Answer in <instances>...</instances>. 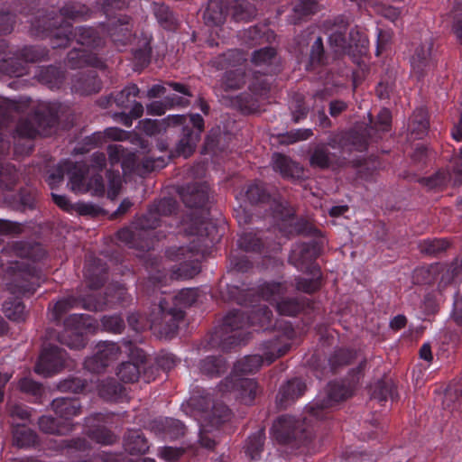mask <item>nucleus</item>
<instances>
[{
    "instance_id": "nucleus-10",
    "label": "nucleus",
    "mask_w": 462,
    "mask_h": 462,
    "mask_svg": "<svg viewBox=\"0 0 462 462\" xmlns=\"http://www.w3.org/2000/svg\"><path fill=\"white\" fill-rule=\"evenodd\" d=\"M241 58L236 50H229L226 52L217 56L213 61L217 69H226L221 78V88L225 91L236 90L245 84V72L241 68H235L239 63Z\"/></svg>"
},
{
    "instance_id": "nucleus-32",
    "label": "nucleus",
    "mask_w": 462,
    "mask_h": 462,
    "mask_svg": "<svg viewBox=\"0 0 462 462\" xmlns=\"http://www.w3.org/2000/svg\"><path fill=\"white\" fill-rule=\"evenodd\" d=\"M305 391L306 384L300 380L289 381L280 389L276 402L281 408H285L289 403L300 397Z\"/></svg>"
},
{
    "instance_id": "nucleus-42",
    "label": "nucleus",
    "mask_w": 462,
    "mask_h": 462,
    "mask_svg": "<svg viewBox=\"0 0 462 462\" xmlns=\"http://www.w3.org/2000/svg\"><path fill=\"white\" fill-rule=\"evenodd\" d=\"M267 207L271 216L276 220L286 221L295 215L291 205L278 192L275 193Z\"/></svg>"
},
{
    "instance_id": "nucleus-39",
    "label": "nucleus",
    "mask_w": 462,
    "mask_h": 462,
    "mask_svg": "<svg viewBox=\"0 0 462 462\" xmlns=\"http://www.w3.org/2000/svg\"><path fill=\"white\" fill-rule=\"evenodd\" d=\"M115 104L122 109H131L136 98H142L140 88L136 84H128L122 90L112 96Z\"/></svg>"
},
{
    "instance_id": "nucleus-26",
    "label": "nucleus",
    "mask_w": 462,
    "mask_h": 462,
    "mask_svg": "<svg viewBox=\"0 0 462 462\" xmlns=\"http://www.w3.org/2000/svg\"><path fill=\"white\" fill-rule=\"evenodd\" d=\"M37 80L50 89H60L65 80V71L58 66H42L35 74Z\"/></svg>"
},
{
    "instance_id": "nucleus-4",
    "label": "nucleus",
    "mask_w": 462,
    "mask_h": 462,
    "mask_svg": "<svg viewBox=\"0 0 462 462\" xmlns=\"http://www.w3.org/2000/svg\"><path fill=\"white\" fill-rule=\"evenodd\" d=\"M199 298L198 291H163L151 312V326L166 336L173 334L184 318V310L195 304Z\"/></svg>"
},
{
    "instance_id": "nucleus-2",
    "label": "nucleus",
    "mask_w": 462,
    "mask_h": 462,
    "mask_svg": "<svg viewBox=\"0 0 462 462\" xmlns=\"http://www.w3.org/2000/svg\"><path fill=\"white\" fill-rule=\"evenodd\" d=\"M179 194L186 207L190 210L183 217L187 226L185 231L190 236L209 238L215 226L207 220L208 205L210 203V188L206 183H190L179 189Z\"/></svg>"
},
{
    "instance_id": "nucleus-18",
    "label": "nucleus",
    "mask_w": 462,
    "mask_h": 462,
    "mask_svg": "<svg viewBox=\"0 0 462 462\" xmlns=\"http://www.w3.org/2000/svg\"><path fill=\"white\" fill-rule=\"evenodd\" d=\"M236 377L237 376L232 375L226 378L225 381L220 383V390L222 392L236 390L242 402L250 404L257 393V383L253 379Z\"/></svg>"
},
{
    "instance_id": "nucleus-24",
    "label": "nucleus",
    "mask_w": 462,
    "mask_h": 462,
    "mask_svg": "<svg viewBox=\"0 0 462 462\" xmlns=\"http://www.w3.org/2000/svg\"><path fill=\"white\" fill-rule=\"evenodd\" d=\"M350 391L343 384L331 383L327 388V398L321 403H316L310 408L312 416L319 418V411L333 406L334 404L346 400L350 396Z\"/></svg>"
},
{
    "instance_id": "nucleus-59",
    "label": "nucleus",
    "mask_w": 462,
    "mask_h": 462,
    "mask_svg": "<svg viewBox=\"0 0 462 462\" xmlns=\"http://www.w3.org/2000/svg\"><path fill=\"white\" fill-rule=\"evenodd\" d=\"M248 325V318L240 311H232L228 313L223 320V329L226 332L243 329Z\"/></svg>"
},
{
    "instance_id": "nucleus-1",
    "label": "nucleus",
    "mask_w": 462,
    "mask_h": 462,
    "mask_svg": "<svg viewBox=\"0 0 462 462\" xmlns=\"http://www.w3.org/2000/svg\"><path fill=\"white\" fill-rule=\"evenodd\" d=\"M15 4L14 12L24 15L34 14L35 17L30 21L31 33L39 38H50L53 49L66 48L69 44L72 24L70 22L87 21L93 17L94 10L85 4L79 2L64 3L58 9L51 10L39 8L41 0H18ZM53 6L52 1H47Z\"/></svg>"
},
{
    "instance_id": "nucleus-56",
    "label": "nucleus",
    "mask_w": 462,
    "mask_h": 462,
    "mask_svg": "<svg viewBox=\"0 0 462 462\" xmlns=\"http://www.w3.org/2000/svg\"><path fill=\"white\" fill-rule=\"evenodd\" d=\"M327 56L325 55L323 41L321 37H317L311 45L309 63L306 65L307 70L314 69L317 67L326 64Z\"/></svg>"
},
{
    "instance_id": "nucleus-48",
    "label": "nucleus",
    "mask_w": 462,
    "mask_h": 462,
    "mask_svg": "<svg viewBox=\"0 0 462 462\" xmlns=\"http://www.w3.org/2000/svg\"><path fill=\"white\" fill-rule=\"evenodd\" d=\"M226 17V10L222 3L217 0L209 1L204 12V19L207 23L218 26L225 23Z\"/></svg>"
},
{
    "instance_id": "nucleus-35",
    "label": "nucleus",
    "mask_w": 462,
    "mask_h": 462,
    "mask_svg": "<svg viewBox=\"0 0 462 462\" xmlns=\"http://www.w3.org/2000/svg\"><path fill=\"white\" fill-rule=\"evenodd\" d=\"M52 409L62 420L63 423H70L69 420L80 413V404L76 399L57 398L52 401Z\"/></svg>"
},
{
    "instance_id": "nucleus-5",
    "label": "nucleus",
    "mask_w": 462,
    "mask_h": 462,
    "mask_svg": "<svg viewBox=\"0 0 462 462\" xmlns=\"http://www.w3.org/2000/svg\"><path fill=\"white\" fill-rule=\"evenodd\" d=\"M106 166V157L102 152H95L88 161L76 162L69 169L70 189L75 193L91 192L102 197L106 187L102 172Z\"/></svg>"
},
{
    "instance_id": "nucleus-62",
    "label": "nucleus",
    "mask_w": 462,
    "mask_h": 462,
    "mask_svg": "<svg viewBox=\"0 0 462 462\" xmlns=\"http://www.w3.org/2000/svg\"><path fill=\"white\" fill-rule=\"evenodd\" d=\"M154 14L159 23L167 30L175 28V17L173 13L165 5H157L154 8Z\"/></svg>"
},
{
    "instance_id": "nucleus-58",
    "label": "nucleus",
    "mask_w": 462,
    "mask_h": 462,
    "mask_svg": "<svg viewBox=\"0 0 462 462\" xmlns=\"http://www.w3.org/2000/svg\"><path fill=\"white\" fill-rule=\"evenodd\" d=\"M226 370V363L222 358L208 356L200 363V372L209 377L219 375Z\"/></svg>"
},
{
    "instance_id": "nucleus-15",
    "label": "nucleus",
    "mask_w": 462,
    "mask_h": 462,
    "mask_svg": "<svg viewBox=\"0 0 462 462\" xmlns=\"http://www.w3.org/2000/svg\"><path fill=\"white\" fill-rule=\"evenodd\" d=\"M121 354L117 344L102 342L96 346L93 356L85 360V368L92 373H100L111 363L116 361Z\"/></svg>"
},
{
    "instance_id": "nucleus-64",
    "label": "nucleus",
    "mask_w": 462,
    "mask_h": 462,
    "mask_svg": "<svg viewBox=\"0 0 462 462\" xmlns=\"http://www.w3.org/2000/svg\"><path fill=\"white\" fill-rule=\"evenodd\" d=\"M143 114V106L142 103H134L128 113L121 112L115 114V119L120 122L125 127H131L134 119L140 118Z\"/></svg>"
},
{
    "instance_id": "nucleus-43",
    "label": "nucleus",
    "mask_w": 462,
    "mask_h": 462,
    "mask_svg": "<svg viewBox=\"0 0 462 462\" xmlns=\"http://www.w3.org/2000/svg\"><path fill=\"white\" fill-rule=\"evenodd\" d=\"M440 268V263L416 268L412 273L413 283L415 285H433L438 281V273L441 270Z\"/></svg>"
},
{
    "instance_id": "nucleus-23",
    "label": "nucleus",
    "mask_w": 462,
    "mask_h": 462,
    "mask_svg": "<svg viewBox=\"0 0 462 462\" xmlns=\"http://www.w3.org/2000/svg\"><path fill=\"white\" fill-rule=\"evenodd\" d=\"M67 66L72 69L90 66L104 69L105 63L97 54L85 49L74 48L69 51L66 60Z\"/></svg>"
},
{
    "instance_id": "nucleus-53",
    "label": "nucleus",
    "mask_w": 462,
    "mask_h": 462,
    "mask_svg": "<svg viewBox=\"0 0 462 462\" xmlns=\"http://www.w3.org/2000/svg\"><path fill=\"white\" fill-rule=\"evenodd\" d=\"M392 125V113L388 108H382L378 113L375 119L369 115V125L368 127L370 132L385 133L390 131Z\"/></svg>"
},
{
    "instance_id": "nucleus-51",
    "label": "nucleus",
    "mask_w": 462,
    "mask_h": 462,
    "mask_svg": "<svg viewBox=\"0 0 462 462\" xmlns=\"http://www.w3.org/2000/svg\"><path fill=\"white\" fill-rule=\"evenodd\" d=\"M267 73H275V69H269L267 71H254L253 79L249 84V90L258 97L266 95L271 87V82L266 77Z\"/></svg>"
},
{
    "instance_id": "nucleus-25",
    "label": "nucleus",
    "mask_w": 462,
    "mask_h": 462,
    "mask_svg": "<svg viewBox=\"0 0 462 462\" xmlns=\"http://www.w3.org/2000/svg\"><path fill=\"white\" fill-rule=\"evenodd\" d=\"M5 199L15 210H32L37 204V190L32 187H24L17 194L8 195Z\"/></svg>"
},
{
    "instance_id": "nucleus-36",
    "label": "nucleus",
    "mask_w": 462,
    "mask_h": 462,
    "mask_svg": "<svg viewBox=\"0 0 462 462\" xmlns=\"http://www.w3.org/2000/svg\"><path fill=\"white\" fill-rule=\"evenodd\" d=\"M430 128V116L428 110L423 107H418L414 110L409 124V129L416 139H422Z\"/></svg>"
},
{
    "instance_id": "nucleus-57",
    "label": "nucleus",
    "mask_w": 462,
    "mask_h": 462,
    "mask_svg": "<svg viewBox=\"0 0 462 462\" xmlns=\"http://www.w3.org/2000/svg\"><path fill=\"white\" fill-rule=\"evenodd\" d=\"M14 444L19 448H29L37 442V436L24 426H16L13 431Z\"/></svg>"
},
{
    "instance_id": "nucleus-21",
    "label": "nucleus",
    "mask_w": 462,
    "mask_h": 462,
    "mask_svg": "<svg viewBox=\"0 0 462 462\" xmlns=\"http://www.w3.org/2000/svg\"><path fill=\"white\" fill-rule=\"evenodd\" d=\"M69 43L72 41L81 46H85L90 50H99L105 44V39L100 35L98 31L93 27L78 26L72 29Z\"/></svg>"
},
{
    "instance_id": "nucleus-47",
    "label": "nucleus",
    "mask_w": 462,
    "mask_h": 462,
    "mask_svg": "<svg viewBox=\"0 0 462 462\" xmlns=\"http://www.w3.org/2000/svg\"><path fill=\"white\" fill-rule=\"evenodd\" d=\"M149 448L147 440L139 430H130L125 439V449L131 454H143Z\"/></svg>"
},
{
    "instance_id": "nucleus-49",
    "label": "nucleus",
    "mask_w": 462,
    "mask_h": 462,
    "mask_svg": "<svg viewBox=\"0 0 462 462\" xmlns=\"http://www.w3.org/2000/svg\"><path fill=\"white\" fill-rule=\"evenodd\" d=\"M3 312L9 319L21 321L24 319L25 307L19 297L12 293L3 304Z\"/></svg>"
},
{
    "instance_id": "nucleus-50",
    "label": "nucleus",
    "mask_w": 462,
    "mask_h": 462,
    "mask_svg": "<svg viewBox=\"0 0 462 462\" xmlns=\"http://www.w3.org/2000/svg\"><path fill=\"white\" fill-rule=\"evenodd\" d=\"M41 430L49 434L64 435L72 430L71 423H63L49 416H42L39 420Z\"/></svg>"
},
{
    "instance_id": "nucleus-11",
    "label": "nucleus",
    "mask_w": 462,
    "mask_h": 462,
    "mask_svg": "<svg viewBox=\"0 0 462 462\" xmlns=\"http://www.w3.org/2000/svg\"><path fill=\"white\" fill-rule=\"evenodd\" d=\"M289 350L288 345L279 346L277 340H273L263 345V356L253 355L245 356L234 366V375L252 374L260 369L263 359L267 364L273 363L276 358L285 355Z\"/></svg>"
},
{
    "instance_id": "nucleus-13",
    "label": "nucleus",
    "mask_w": 462,
    "mask_h": 462,
    "mask_svg": "<svg viewBox=\"0 0 462 462\" xmlns=\"http://www.w3.org/2000/svg\"><path fill=\"white\" fill-rule=\"evenodd\" d=\"M88 317L82 314H72L65 320V332L60 337V342L69 348L81 349L86 341L82 334L88 325Z\"/></svg>"
},
{
    "instance_id": "nucleus-9",
    "label": "nucleus",
    "mask_w": 462,
    "mask_h": 462,
    "mask_svg": "<svg viewBox=\"0 0 462 462\" xmlns=\"http://www.w3.org/2000/svg\"><path fill=\"white\" fill-rule=\"evenodd\" d=\"M438 50L432 36L425 37L415 48L410 59L411 75L418 82H423L426 76L438 64Z\"/></svg>"
},
{
    "instance_id": "nucleus-14",
    "label": "nucleus",
    "mask_w": 462,
    "mask_h": 462,
    "mask_svg": "<svg viewBox=\"0 0 462 462\" xmlns=\"http://www.w3.org/2000/svg\"><path fill=\"white\" fill-rule=\"evenodd\" d=\"M178 208V203L171 198H163L154 203L147 213L138 219V225L142 229H151L152 232L162 225L161 217L173 214Z\"/></svg>"
},
{
    "instance_id": "nucleus-54",
    "label": "nucleus",
    "mask_w": 462,
    "mask_h": 462,
    "mask_svg": "<svg viewBox=\"0 0 462 462\" xmlns=\"http://www.w3.org/2000/svg\"><path fill=\"white\" fill-rule=\"evenodd\" d=\"M451 179L450 173L446 170H439L429 177H422L419 182L429 189L442 190Z\"/></svg>"
},
{
    "instance_id": "nucleus-17",
    "label": "nucleus",
    "mask_w": 462,
    "mask_h": 462,
    "mask_svg": "<svg viewBox=\"0 0 462 462\" xmlns=\"http://www.w3.org/2000/svg\"><path fill=\"white\" fill-rule=\"evenodd\" d=\"M96 68L78 71L71 79V90L81 96L97 93L102 88V81Z\"/></svg>"
},
{
    "instance_id": "nucleus-8",
    "label": "nucleus",
    "mask_w": 462,
    "mask_h": 462,
    "mask_svg": "<svg viewBox=\"0 0 462 462\" xmlns=\"http://www.w3.org/2000/svg\"><path fill=\"white\" fill-rule=\"evenodd\" d=\"M166 254L170 259L180 262L174 266L171 278L189 279L199 273L202 250L194 243L189 246L170 247Z\"/></svg>"
},
{
    "instance_id": "nucleus-52",
    "label": "nucleus",
    "mask_w": 462,
    "mask_h": 462,
    "mask_svg": "<svg viewBox=\"0 0 462 462\" xmlns=\"http://www.w3.org/2000/svg\"><path fill=\"white\" fill-rule=\"evenodd\" d=\"M450 244L447 239L444 238H434L422 240L420 245V250L422 254L438 257L441 254L447 251Z\"/></svg>"
},
{
    "instance_id": "nucleus-33",
    "label": "nucleus",
    "mask_w": 462,
    "mask_h": 462,
    "mask_svg": "<svg viewBox=\"0 0 462 462\" xmlns=\"http://www.w3.org/2000/svg\"><path fill=\"white\" fill-rule=\"evenodd\" d=\"M276 192L268 189L262 181H254L245 188V197L250 204L267 206Z\"/></svg>"
},
{
    "instance_id": "nucleus-3",
    "label": "nucleus",
    "mask_w": 462,
    "mask_h": 462,
    "mask_svg": "<svg viewBox=\"0 0 462 462\" xmlns=\"http://www.w3.org/2000/svg\"><path fill=\"white\" fill-rule=\"evenodd\" d=\"M182 125V134L176 146V152L185 158L190 156L204 132L205 122L199 114L171 115L163 120L143 119L139 127L145 134L152 136L165 131L168 126Z\"/></svg>"
},
{
    "instance_id": "nucleus-7",
    "label": "nucleus",
    "mask_w": 462,
    "mask_h": 462,
    "mask_svg": "<svg viewBox=\"0 0 462 462\" xmlns=\"http://www.w3.org/2000/svg\"><path fill=\"white\" fill-rule=\"evenodd\" d=\"M333 26L328 41L337 55H348L356 60L367 53L369 40L362 28L356 26L346 34L348 20L344 15L335 17Z\"/></svg>"
},
{
    "instance_id": "nucleus-63",
    "label": "nucleus",
    "mask_w": 462,
    "mask_h": 462,
    "mask_svg": "<svg viewBox=\"0 0 462 462\" xmlns=\"http://www.w3.org/2000/svg\"><path fill=\"white\" fill-rule=\"evenodd\" d=\"M79 304H81L80 300H78L72 297H69L58 300L51 307L50 306L49 309L51 310L52 319L58 320L68 310L79 306Z\"/></svg>"
},
{
    "instance_id": "nucleus-29",
    "label": "nucleus",
    "mask_w": 462,
    "mask_h": 462,
    "mask_svg": "<svg viewBox=\"0 0 462 462\" xmlns=\"http://www.w3.org/2000/svg\"><path fill=\"white\" fill-rule=\"evenodd\" d=\"M5 250L11 252L15 256L31 259L34 262L41 260L44 255V251L40 244L27 241H14L8 244Z\"/></svg>"
},
{
    "instance_id": "nucleus-31",
    "label": "nucleus",
    "mask_w": 462,
    "mask_h": 462,
    "mask_svg": "<svg viewBox=\"0 0 462 462\" xmlns=\"http://www.w3.org/2000/svg\"><path fill=\"white\" fill-rule=\"evenodd\" d=\"M371 132L368 127L345 132L346 151L365 152L368 148Z\"/></svg>"
},
{
    "instance_id": "nucleus-38",
    "label": "nucleus",
    "mask_w": 462,
    "mask_h": 462,
    "mask_svg": "<svg viewBox=\"0 0 462 462\" xmlns=\"http://www.w3.org/2000/svg\"><path fill=\"white\" fill-rule=\"evenodd\" d=\"M243 37L249 45H256L273 42L275 33L266 24H257L245 30Z\"/></svg>"
},
{
    "instance_id": "nucleus-61",
    "label": "nucleus",
    "mask_w": 462,
    "mask_h": 462,
    "mask_svg": "<svg viewBox=\"0 0 462 462\" xmlns=\"http://www.w3.org/2000/svg\"><path fill=\"white\" fill-rule=\"evenodd\" d=\"M276 55L277 52L273 47L261 48L253 52L252 62L256 66L270 67L276 60Z\"/></svg>"
},
{
    "instance_id": "nucleus-6",
    "label": "nucleus",
    "mask_w": 462,
    "mask_h": 462,
    "mask_svg": "<svg viewBox=\"0 0 462 462\" xmlns=\"http://www.w3.org/2000/svg\"><path fill=\"white\" fill-rule=\"evenodd\" d=\"M323 248V242L313 239L310 242L295 244L289 255V263L299 271L310 275L304 283L298 282L296 289H318L322 286V273L317 259Z\"/></svg>"
},
{
    "instance_id": "nucleus-12",
    "label": "nucleus",
    "mask_w": 462,
    "mask_h": 462,
    "mask_svg": "<svg viewBox=\"0 0 462 462\" xmlns=\"http://www.w3.org/2000/svg\"><path fill=\"white\" fill-rule=\"evenodd\" d=\"M69 360L66 352L54 346L42 350L35 365V372L43 376H51L69 366Z\"/></svg>"
},
{
    "instance_id": "nucleus-34",
    "label": "nucleus",
    "mask_w": 462,
    "mask_h": 462,
    "mask_svg": "<svg viewBox=\"0 0 462 462\" xmlns=\"http://www.w3.org/2000/svg\"><path fill=\"white\" fill-rule=\"evenodd\" d=\"M0 70L10 77H22L27 73V66L16 50L9 51L8 56L0 61Z\"/></svg>"
},
{
    "instance_id": "nucleus-20",
    "label": "nucleus",
    "mask_w": 462,
    "mask_h": 462,
    "mask_svg": "<svg viewBox=\"0 0 462 462\" xmlns=\"http://www.w3.org/2000/svg\"><path fill=\"white\" fill-rule=\"evenodd\" d=\"M125 132L117 127L106 128L103 133L95 132L91 135L84 137L75 147L76 153H86L91 149L101 145L106 139L121 140Z\"/></svg>"
},
{
    "instance_id": "nucleus-37",
    "label": "nucleus",
    "mask_w": 462,
    "mask_h": 462,
    "mask_svg": "<svg viewBox=\"0 0 462 462\" xmlns=\"http://www.w3.org/2000/svg\"><path fill=\"white\" fill-rule=\"evenodd\" d=\"M319 0H296L292 14L289 15L288 22L298 24L306 17L314 14L319 10Z\"/></svg>"
},
{
    "instance_id": "nucleus-40",
    "label": "nucleus",
    "mask_w": 462,
    "mask_h": 462,
    "mask_svg": "<svg viewBox=\"0 0 462 462\" xmlns=\"http://www.w3.org/2000/svg\"><path fill=\"white\" fill-rule=\"evenodd\" d=\"M337 161V154L330 152L324 143H319L310 157V165L322 170L330 168Z\"/></svg>"
},
{
    "instance_id": "nucleus-41",
    "label": "nucleus",
    "mask_w": 462,
    "mask_h": 462,
    "mask_svg": "<svg viewBox=\"0 0 462 462\" xmlns=\"http://www.w3.org/2000/svg\"><path fill=\"white\" fill-rule=\"evenodd\" d=\"M152 427L156 433H163L170 439H177L185 433L184 425L180 420L171 418L154 420Z\"/></svg>"
},
{
    "instance_id": "nucleus-60",
    "label": "nucleus",
    "mask_w": 462,
    "mask_h": 462,
    "mask_svg": "<svg viewBox=\"0 0 462 462\" xmlns=\"http://www.w3.org/2000/svg\"><path fill=\"white\" fill-rule=\"evenodd\" d=\"M248 318V323L251 326H258L263 329L268 328L271 319L272 312L265 306H258L252 311Z\"/></svg>"
},
{
    "instance_id": "nucleus-30",
    "label": "nucleus",
    "mask_w": 462,
    "mask_h": 462,
    "mask_svg": "<svg viewBox=\"0 0 462 462\" xmlns=\"http://www.w3.org/2000/svg\"><path fill=\"white\" fill-rule=\"evenodd\" d=\"M273 430L276 434V438L282 441L291 439H298L301 432L300 422L290 416H282L279 418L273 424Z\"/></svg>"
},
{
    "instance_id": "nucleus-55",
    "label": "nucleus",
    "mask_w": 462,
    "mask_h": 462,
    "mask_svg": "<svg viewBox=\"0 0 462 462\" xmlns=\"http://www.w3.org/2000/svg\"><path fill=\"white\" fill-rule=\"evenodd\" d=\"M152 51L150 41H144L133 49L132 54L136 69H143L150 64Z\"/></svg>"
},
{
    "instance_id": "nucleus-46",
    "label": "nucleus",
    "mask_w": 462,
    "mask_h": 462,
    "mask_svg": "<svg viewBox=\"0 0 462 462\" xmlns=\"http://www.w3.org/2000/svg\"><path fill=\"white\" fill-rule=\"evenodd\" d=\"M15 50L26 65L45 60L49 57V50L42 45H26Z\"/></svg>"
},
{
    "instance_id": "nucleus-22",
    "label": "nucleus",
    "mask_w": 462,
    "mask_h": 462,
    "mask_svg": "<svg viewBox=\"0 0 462 462\" xmlns=\"http://www.w3.org/2000/svg\"><path fill=\"white\" fill-rule=\"evenodd\" d=\"M272 162L273 170L283 179L300 180L303 176L302 166L285 154L274 153Z\"/></svg>"
},
{
    "instance_id": "nucleus-19",
    "label": "nucleus",
    "mask_w": 462,
    "mask_h": 462,
    "mask_svg": "<svg viewBox=\"0 0 462 462\" xmlns=\"http://www.w3.org/2000/svg\"><path fill=\"white\" fill-rule=\"evenodd\" d=\"M107 34L118 50L126 46L133 38L131 17L121 15L112 22L107 27Z\"/></svg>"
},
{
    "instance_id": "nucleus-44",
    "label": "nucleus",
    "mask_w": 462,
    "mask_h": 462,
    "mask_svg": "<svg viewBox=\"0 0 462 462\" xmlns=\"http://www.w3.org/2000/svg\"><path fill=\"white\" fill-rule=\"evenodd\" d=\"M144 356H140L136 363L124 362L117 368L118 378L125 383H134L138 380L141 370L144 367Z\"/></svg>"
},
{
    "instance_id": "nucleus-28",
    "label": "nucleus",
    "mask_w": 462,
    "mask_h": 462,
    "mask_svg": "<svg viewBox=\"0 0 462 462\" xmlns=\"http://www.w3.org/2000/svg\"><path fill=\"white\" fill-rule=\"evenodd\" d=\"M238 245L245 252L259 254L267 253V249L270 246L263 231L244 233L238 240Z\"/></svg>"
},
{
    "instance_id": "nucleus-45",
    "label": "nucleus",
    "mask_w": 462,
    "mask_h": 462,
    "mask_svg": "<svg viewBox=\"0 0 462 462\" xmlns=\"http://www.w3.org/2000/svg\"><path fill=\"white\" fill-rule=\"evenodd\" d=\"M229 9L236 21H249L256 15V8L246 0H230Z\"/></svg>"
},
{
    "instance_id": "nucleus-16",
    "label": "nucleus",
    "mask_w": 462,
    "mask_h": 462,
    "mask_svg": "<svg viewBox=\"0 0 462 462\" xmlns=\"http://www.w3.org/2000/svg\"><path fill=\"white\" fill-rule=\"evenodd\" d=\"M136 226L139 230L133 231L128 227L117 231L116 236L119 241L125 243L130 248H136L142 251H149L153 247L155 233L151 229H142L138 221Z\"/></svg>"
},
{
    "instance_id": "nucleus-27",
    "label": "nucleus",
    "mask_w": 462,
    "mask_h": 462,
    "mask_svg": "<svg viewBox=\"0 0 462 462\" xmlns=\"http://www.w3.org/2000/svg\"><path fill=\"white\" fill-rule=\"evenodd\" d=\"M441 270L438 273V286L447 287L457 285L462 275V254H458L448 263H441Z\"/></svg>"
}]
</instances>
